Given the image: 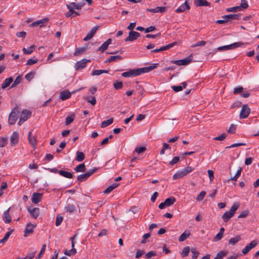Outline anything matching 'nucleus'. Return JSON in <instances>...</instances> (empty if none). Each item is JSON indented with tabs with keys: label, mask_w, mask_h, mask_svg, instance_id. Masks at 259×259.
Masks as SVG:
<instances>
[{
	"label": "nucleus",
	"mask_w": 259,
	"mask_h": 259,
	"mask_svg": "<svg viewBox=\"0 0 259 259\" xmlns=\"http://www.w3.org/2000/svg\"><path fill=\"white\" fill-rule=\"evenodd\" d=\"M34 46L32 45L29 47L28 49L24 48L22 49L23 52L24 54H30L33 52Z\"/></svg>",
	"instance_id": "nucleus-40"
},
{
	"label": "nucleus",
	"mask_w": 259,
	"mask_h": 259,
	"mask_svg": "<svg viewBox=\"0 0 259 259\" xmlns=\"http://www.w3.org/2000/svg\"><path fill=\"white\" fill-rule=\"evenodd\" d=\"M113 86L115 89L119 90L122 88L123 86L122 82L121 81H116L114 84Z\"/></svg>",
	"instance_id": "nucleus-50"
},
{
	"label": "nucleus",
	"mask_w": 259,
	"mask_h": 259,
	"mask_svg": "<svg viewBox=\"0 0 259 259\" xmlns=\"http://www.w3.org/2000/svg\"><path fill=\"white\" fill-rule=\"evenodd\" d=\"M250 113V109L247 105H243L240 111L239 117L241 119L247 118Z\"/></svg>",
	"instance_id": "nucleus-9"
},
{
	"label": "nucleus",
	"mask_w": 259,
	"mask_h": 259,
	"mask_svg": "<svg viewBox=\"0 0 259 259\" xmlns=\"http://www.w3.org/2000/svg\"><path fill=\"white\" fill-rule=\"evenodd\" d=\"M122 59V57L120 56H111L108 59H107L105 62H111L113 61H119Z\"/></svg>",
	"instance_id": "nucleus-26"
},
{
	"label": "nucleus",
	"mask_w": 259,
	"mask_h": 259,
	"mask_svg": "<svg viewBox=\"0 0 259 259\" xmlns=\"http://www.w3.org/2000/svg\"><path fill=\"white\" fill-rule=\"evenodd\" d=\"M243 90V88L242 87H239L237 88H235L234 89V94H237L239 93H241Z\"/></svg>",
	"instance_id": "nucleus-63"
},
{
	"label": "nucleus",
	"mask_w": 259,
	"mask_h": 259,
	"mask_svg": "<svg viewBox=\"0 0 259 259\" xmlns=\"http://www.w3.org/2000/svg\"><path fill=\"white\" fill-rule=\"evenodd\" d=\"M194 3L196 7H207L210 5V3L206 0H195Z\"/></svg>",
	"instance_id": "nucleus-19"
},
{
	"label": "nucleus",
	"mask_w": 259,
	"mask_h": 259,
	"mask_svg": "<svg viewBox=\"0 0 259 259\" xmlns=\"http://www.w3.org/2000/svg\"><path fill=\"white\" fill-rule=\"evenodd\" d=\"M86 50H87V48L85 47L78 48L75 50L73 54L74 56H77L78 55H80V54L83 53Z\"/></svg>",
	"instance_id": "nucleus-41"
},
{
	"label": "nucleus",
	"mask_w": 259,
	"mask_h": 259,
	"mask_svg": "<svg viewBox=\"0 0 259 259\" xmlns=\"http://www.w3.org/2000/svg\"><path fill=\"white\" fill-rule=\"evenodd\" d=\"M223 235L222 233H218L213 238L214 241H218L220 240L223 237Z\"/></svg>",
	"instance_id": "nucleus-61"
},
{
	"label": "nucleus",
	"mask_w": 259,
	"mask_h": 259,
	"mask_svg": "<svg viewBox=\"0 0 259 259\" xmlns=\"http://www.w3.org/2000/svg\"><path fill=\"white\" fill-rule=\"evenodd\" d=\"M205 194H206V192L205 191H201L199 193V194L197 196V197H196L197 201H201L204 198V197L205 195Z\"/></svg>",
	"instance_id": "nucleus-53"
},
{
	"label": "nucleus",
	"mask_w": 259,
	"mask_h": 259,
	"mask_svg": "<svg viewBox=\"0 0 259 259\" xmlns=\"http://www.w3.org/2000/svg\"><path fill=\"white\" fill-rule=\"evenodd\" d=\"M118 186V184L117 183H113L111 185L108 187L104 191V194H108L110 192H111L113 189L117 187Z\"/></svg>",
	"instance_id": "nucleus-32"
},
{
	"label": "nucleus",
	"mask_w": 259,
	"mask_h": 259,
	"mask_svg": "<svg viewBox=\"0 0 259 259\" xmlns=\"http://www.w3.org/2000/svg\"><path fill=\"white\" fill-rule=\"evenodd\" d=\"M190 251V248L189 246H186L185 247L182 252L181 254L183 257H186L188 255V254Z\"/></svg>",
	"instance_id": "nucleus-44"
},
{
	"label": "nucleus",
	"mask_w": 259,
	"mask_h": 259,
	"mask_svg": "<svg viewBox=\"0 0 259 259\" xmlns=\"http://www.w3.org/2000/svg\"><path fill=\"white\" fill-rule=\"evenodd\" d=\"M190 236V233L189 232H187L186 231H185L180 235L179 238V240L180 242L184 241Z\"/></svg>",
	"instance_id": "nucleus-35"
},
{
	"label": "nucleus",
	"mask_w": 259,
	"mask_h": 259,
	"mask_svg": "<svg viewBox=\"0 0 259 259\" xmlns=\"http://www.w3.org/2000/svg\"><path fill=\"white\" fill-rule=\"evenodd\" d=\"M31 112L28 110H23L21 113L18 125H21L24 121H26L31 116Z\"/></svg>",
	"instance_id": "nucleus-6"
},
{
	"label": "nucleus",
	"mask_w": 259,
	"mask_h": 259,
	"mask_svg": "<svg viewBox=\"0 0 259 259\" xmlns=\"http://www.w3.org/2000/svg\"><path fill=\"white\" fill-rule=\"evenodd\" d=\"M28 211L30 213V215L33 217L35 219H37L39 214V209L37 207L30 209L28 208Z\"/></svg>",
	"instance_id": "nucleus-18"
},
{
	"label": "nucleus",
	"mask_w": 259,
	"mask_h": 259,
	"mask_svg": "<svg viewBox=\"0 0 259 259\" xmlns=\"http://www.w3.org/2000/svg\"><path fill=\"white\" fill-rule=\"evenodd\" d=\"M77 252L76 249L72 248L71 250L68 251L67 250H64V253L68 256H70L72 255H74Z\"/></svg>",
	"instance_id": "nucleus-48"
},
{
	"label": "nucleus",
	"mask_w": 259,
	"mask_h": 259,
	"mask_svg": "<svg viewBox=\"0 0 259 259\" xmlns=\"http://www.w3.org/2000/svg\"><path fill=\"white\" fill-rule=\"evenodd\" d=\"M228 253L227 251H221L218 252L214 259H223Z\"/></svg>",
	"instance_id": "nucleus-39"
},
{
	"label": "nucleus",
	"mask_w": 259,
	"mask_h": 259,
	"mask_svg": "<svg viewBox=\"0 0 259 259\" xmlns=\"http://www.w3.org/2000/svg\"><path fill=\"white\" fill-rule=\"evenodd\" d=\"M146 150V148L144 146H142L140 147H136L135 149V151L137 152L138 154H141L144 152H145Z\"/></svg>",
	"instance_id": "nucleus-51"
},
{
	"label": "nucleus",
	"mask_w": 259,
	"mask_h": 259,
	"mask_svg": "<svg viewBox=\"0 0 259 259\" xmlns=\"http://www.w3.org/2000/svg\"><path fill=\"white\" fill-rule=\"evenodd\" d=\"M8 139L3 137L0 138V147H3L7 145L8 143Z\"/></svg>",
	"instance_id": "nucleus-55"
},
{
	"label": "nucleus",
	"mask_w": 259,
	"mask_h": 259,
	"mask_svg": "<svg viewBox=\"0 0 259 259\" xmlns=\"http://www.w3.org/2000/svg\"><path fill=\"white\" fill-rule=\"evenodd\" d=\"M89 62H90V60L85 59L78 61L75 64V70H79L84 68L86 66L87 63Z\"/></svg>",
	"instance_id": "nucleus-11"
},
{
	"label": "nucleus",
	"mask_w": 259,
	"mask_h": 259,
	"mask_svg": "<svg viewBox=\"0 0 259 259\" xmlns=\"http://www.w3.org/2000/svg\"><path fill=\"white\" fill-rule=\"evenodd\" d=\"M194 169L191 166H187L180 170L178 171L174 176L173 179L177 180L182 178Z\"/></svg>",
	"instance_id": "nucleus-3"
},
{
	"label": "nucleus",
	"mask_w": 259,
	"mask_h": 259,
	"mask_svg": "<svg viewBox=\"0 0 259 259\" xmlns=\"http://www.w3.org/2000/svg\"><path fill=\"white\" fill-rule=\"evenodd\" d=\"M88 178L89 177L87 176V174L84 173L83 174L79 175L77 178V180L79 181V182H83L87 180Z\"/></svg>",
	"instance_id": "nucleus-46"
},
{
	"label": "nucleus",
	"mask_w": 259,
	"mask_h": 259,
	"mask_svg": "<svg viewBox=\"0 0 259 259\" xmlns=\"http://www.w3.org/2000/svg\"><path fill=\"white\" fill-rule=\"evenodd\" d=\"M48 21V18H44L41 20H39L37 21H36L35 22H33L30 25V26L31 27H35L37 26H40V27H41L42 25V24L47 22Z\"/></svg>",
	"instance_id": "nucleus-23"
},
{
	"label": "nucleus",
	"mask_w": 259,
	"mask_h": 259,
	"mask_svg": "<svg viewBox=\"0 0 259 259\" xmlns=\"http://www.w3.org/2000/svg\"><path fill=\"white\" fill-rule=\"evenodd\" d=\"M99 26H96L92 28L90 30V32L87 34V35L83 38L84 41H88L90 40L93 36L96 33V31L98 29Z\"/></svg>",
	"instance_id": "nucleus-13"
},
{
	"label": "nucleus",
	"mask_w": 259,
	"mask_h": 259,
	"mask_svg": "<svg viewBox=\"0 0 259 259\" xmlns=\"http://www.w3.org/2000/svg\"><path fill=\"white\" fill-rule=\"evenodd\" d=\"M42 194L39 193H33L31 201L34 204L38 203L42 199Z\"/></svg>",
	"instance_id": "nucleus-12"
},
{
	"label": "nucleus",
	"mask_w": 259,
	"mask_h": 259,
	"mask_svg": "<svg viewBox=\"0 0 259 259\" xmlns=\"http://www.w3.org/2000/svg\"><path fill=\"white\" fill-rule=\"evenodd\" d=\"M192 59L193 56L191 55L184 59L171 61V63L177 65H186L192 62Z\"/></svg>",
	"instance_id": "nucleus-7"
},
{
	"label": "nucleus",
	"mask_w": 259,
	"mask_h": 259,
	"mask_svg": "<svg viewBox=\"0 0 259 259\" xmlns=\"http://www.w3.org/2000/svg\"><path fill=\"white\" fill-rule=\"evenodd\" d=\"M112 39L109 38L105 42H104L98 49V51L103 53L106 51L110 44L112 42Z\"/></svg>",
	"instance_id": "nucleus-14"
},
{
	"label": "nucleus",
	"mask_w": 259,
	"mask_h": 259,
	"mask_svg": "<svg viewBox=\"0 0 259 259\" xmlns=\"http://www.w3.org/2000/svg\"><path fill=\"white\" fill-rule=\"evenodd\" d=\"M70 5H71V6H72L73 10H74V9L80 10L81 9V8L82 7V6H83L82 4H81L76 3L74 2L71 3Z\"/></svg>",
	"instance_id": "nucleus-49"
},
{
	"label": "nucleus",
	"mask_w": 259,
	"mask_h": 259,
	"mask_svg": "<svg viewBox=\"0 0 259 259\" xmlns=\"http://www.w3.org/2000/svg\"><path fill=\"white\" fill-rule=\"evenodd\" d=\"M75 209V207L73 204H68L65 207V210L67 212L69 213H72Z\"/></svg>",
	"instance_id": "nucleus-36"
},
{
	"label": "nucleus",
	"mask_w": 259,
	"mask_h": 259,
	"mask_svg": "<svg viewBox=\"0 0 259 259\" xmlns=\"http://www.w3.org/2000/svg\"><path fill=\"white\" fill-rule=\"evenodd\" d=\"M239 205L237 203H234L229 211L225 212L222 215V219L224 222L229 221L235 214L236 211L238 209Z\"/></svg>",
	"instance_id": "nucleus-2"
},
{
	"label": "nucleus",
	"mask_w": 259,
	"mask_h": 259,
	"mask_svg": "<svg viewBox=\"0 0 259 259\" xmlns=\"http://www.w3.org/2000/svg\"><path fill=\"white\" fill-rule=\"evenodd\" d=\"M156 13H164L166 11L167 8L165 7H157L155 8Z\"/></svg>",
	"instance_id": "nucleus-59"
},
{
	"label": "nucleus",
	"mask_w": 259,
	"mask_h": 259,
	"mask_svg": "<svg viewBox=\"0 0 259 259\" xmlns=\"http://www.w3.org/2000/svg\"><path fill=\"white\" fill-rule=\"evenodd\" d=\"M35 226L31 223H28L24 230V236L27 237L29 234L32 233L33 232V229Z\"/></svg>",
	"instance_id": "nucleus-17"
},
{
	"label": "nucleus",
	"mask_w": 259,
	"mask_h": 259,
	"mask_svg": "<svg viewBox=\"0 0 259 259\" xmlns=\"http://www.w3.org/2000/svg\"><path fill=\"white\" fill-rule=\"evenodd\" d=\"M108 73V70H95L93 71L92 74L93 76L95 75H99L102 73Z\"/></svg>",
	"instance_id": "nucleus-42"
},
{
	"label": "nucleus",
	"mask_w": 259,
	"mask_h": 259,
	"mask_svg": "<svg viewBox=\"0 0 259 259\" xmlns=\"http://www.w3.org/2000/svg\"><path fill=\"white\" fill-rule=\"evenodd\" d=\"M63 218L60 215H57L56 219V225L59 226L62 222Z\"/></svg>",
	"instance_id": "nucleus-56"
},
{
	"label": "nucleus",
	"mask_w": 259,
	"mask_h": 259,
	"mask_svg": "<svg viewBox=\"0 0 259 259\" xmlns=\"http://www.w3.org/2000/svg\"><path fill=\"white\" fill-rule=\"evenodd\" d=\"M19 113L20 111L17 107H16L12 110L9 115L8 120V122L10 124L13 125L16 123L18 118Z\"/></svg>",
	"instance_id": "nucleus-4"
},
{
	"label": "nucleus",
	"mask_w": 259,
	"mask_h": 259,
	"mask_svg": "<svg viewBox=\"0 0 259 259\" xmlns=\"http://www.w3.org/2000/svg\"><path fill=\"white\" fill-rule=\"evenodd\" d=\"M74 114H72L71 116H68L65 119V124L68 125L73 122L74 119Z\"/></svg>",
	"instance_id": "nucleus-43"
},
{
	"label": "nucleus",
	"mask_w": 259,
	"mask_h": 259,
	"mask_svg": "<svg viewBox=\"0 0 259 259\" xmlns=\"http://www.w3.org/2000/svg\"><path fill=\"white\" fill-rule=\"evenodd\" d=\"M258 243V242L256 240L251 241L242 249V253L244 255L247 254L251 249L255 247L257 245Z\"/></svg>",
	"instance_id": "nucleus-8"
},
{
	"label": "nucleus",
	"mask_w": 259,
	"mask_h": 259,
	"mask_svg": "<svg viewBox=\"0 0 259 259\" xmlns=\"http://www.w3.org/2000/svg\"><path fill=\"white\" fill-rule=\"evenodd\" d=\"M11 145H15L19 141V134L17 132L13 133L10 138Z\"/></svg>",
	"instance_id": "nucleus-16"
},
{
	"label": "nucleus",
	"mask_w": 259,
	"mask_h": 259,
	"mask_svg": "<svg viewBox=\"0 0 259 259\" xmlns=\"http://www.w3.org/2000/svg\"><path fill=\"white\" fill-rule=\"evenodd\" d=\"M10 208L6 210L3 214V219L6 223H9L11 222V217L9 214Z\"/></svg>",
	"instance_id": "nucleus-24"
},
{
	"label": "nucleus",
	"mask_w": 259,
	"mask_h": 259,
	"mask_svg": "<svg viewBox=\"0 0 259 259\" xmlns=\"http://www.w3.org/2000/svg\"><path fill=\"white\" fill-rule=\"evenodd\" d=\"M84 99L88 103L91 104L92 105L94 106L96 104V98L94 96H87L84 97Z\"/></svg>",
	"instance_id": "nucleus-31"
},
{
	"label": "nucleus",
	"mask_w": 259,
	"mask_h": 259,
	"mask_svg": "<svg viewBox=\"0 0 259 259\" xmlns=\"http://www.w3.org/2000/svg\"><path fill=\"white\" fill-rule=\"evenodd\" d=\"M113 122V118H111L109 119H107L106 120H104L101 123V126L102 128H104L108 125H109L110 124H112Z\"/></svg>",
	"instance_id": "nucleus-34"
},
{
	"label": "nucleus",
	"mask_w": 259,
	"mask_h": 259,
	"mask_svg": "<svg viewBox=\"0 0 259 259\" xmlns=\"http://www.w3.org/2000/svg\"><path fill=\"white\" fill-rule=\"evenodd\" d=\"M28 138L29 144L32 145L34 148H35L36 146V141L34 137H31V132H29L28 133Z\"/></svg>",
	"instance_id": "nucleus-25"
},
{
	"label": "nucleus",
	"mask_w": 259,
	"mask_h": 259,
	"mask_svg": "<svg viewBox=\"0 0 259 259\" xmlns=\"http://www.w3.org/2000/svg\"><path fill=\"white\" fill-rule=\"evenodd\" d=\"M140 36V33L135 31H131L128 33V36L125 39V41H133L137 39Z\"/></svg>",
	"instance_id": "nucleus-10"
},
{
	"label": "nucleus",
	"mask_w": 259,
	"mask_h": 259,
	"mask_svg": "<svg viewBox=\"0 0 259 259\" xmlns=\"http://www.w3.org/2000/svg\"><path fill=\"white\" fill-rule=\"evenodd\" d=\"M13 231V230H11L8 231L4 237L2 239L0 240V243H2V244L5 243L8 240V238H9L10 236L11 235V234H12Z\"/></svg>",
	"instance_id": "nucleus-37"
},
{
	"label": "nucleus",
	"mask_w": 259,
	"mask_h": 259,
	"mask_svg": "<svg viewBox=\"0 0 259 259\" xmlns=\"http://www.w3.org/2000/svg\"><path fill=\"white\" fill-rule=\"evenodd\" d=\"M177 44V42H174L171 44H169L166 46L162 47V51L167 50L172 47H173L174 46H175Z\"/></svg>",
	"instance_id": "nucleus-57"
},
{
	"label": "nucleus",
	"mask_w": 259,
	"mask_h": 259,
	"mask_svg": "<svg viewBox=\"0 0 259 259\" xmlns=\"http://www.w3.org/2000/svg\"><path fill=\"white\" fill-rule=\"evenodd\" d=\"M190 9V7L187 2V1H185L184 4H183L181 6H180L178 8H177L175 11L177 13H182L184 12L186 10H189Z\"/></svg>",
	"instance_id": "nucleus-15"
},
{
	"label": "nucleus",
	"mask_w": 259,
	"mask_h": 259,
	"mask_svg": "<svg viewBox=\"0 0 259 259\" xmlns=\"http://www.w3.org/2000/svg\"><path fill=\"white\" fill-rule=\"evenodd\" d=\"M71 93L68 91H64L60 93V98L64 101L70 98Z\"/></svg>",
	"instance_id": "nucleus-20"
},
{
	"label": "nucleus",
	"mask_w": 259,
	"mask_h": 259,
	"mask_svg": "<svg viewBox=\"0 0 259 259\" xmlns=\"http://www.w3.org/2000/svg\"><path fill=\"white\" fill-rule=\"evenodd\" d=\"M240 14H229L227 15H224L222 17L223 19H226L228 20H239L240 18Z\"/></svg>",
	"instance_id": "nucleus-21"
},
{
	"label": "nucleus",
	"mask_w": 259,
	"mask_h": 259,
	"mask_svg": "<svg viewBox=\"0 0 259 259\" xmlns=\"http://www.w3.org/2000/svg\"><path fill=\"white\" fill-rule=\"evenodd\" d=\"M35 74V71H31L29 73H28L25 75V78L26 80H27L29 81L34 77Z\"/></svg>",
	"instance_id": "nucleus-45"
},
{
	"label": "nucleus",
	"mask_w": 259,
	"mask_h": 259,
	"mask_svg": "<svg viewBox=\"0 0 259 259\" xmlns=\"http://www.w3.org/2000/svg\"><path fill=\"white\" fill-rule=\"evenodd\" d=\"M158 64H153L151 66L137 69H130L132 76H137L142 73H148L157 68Z\"/></svg>",
	"instance_id": "nucleus-1"
},
{
	"label": "nucleus",
	"mask_w": 259,
	"mask_h": 259,
	"mask_svg": "<svg viewBox=\"0 0 259 259\" xmlns=\"http://www.w3.org/2000/svg\"><path fill=\"white\" fill-rule=\"evenodd\" d=\"M58 173L61 176L68 179H72L73 177L72 174L69 171L60 170L58 171Z\"/></svg>",
	"instance_id": "nucleus-22"
},
{
	"label": "nucleus",
	"mask_w": 259,
	"mask_h": 259,
	"mask_svg": "<svg viewBox=\"0 0 259 259\" xmlns=\"http://www.w3.org/2000/svg\"><path fill=\"white\" fill-rule=\"evenodd\" d=\"M13 79L12 77L7 78L5 79L3 83L1 84L2 88L5 89L8 87L13 82Z\"/></svg>",
	"instance_id": "nucleus-27"
},
{
	"label": "nucleus",
	"mask_w": 259,
	"mask_h": 259,
	"mask_svg": "<svg viewBox=\"0 0 259 259\" xmlns=\"http://www.w3.org/2000/svg\"><path fill=\"white\" fill-rule=\"evenodd\" d=\"M179 161V157L178 156H175L173 159L169 162V164L172 165L177 163Z\"/></svg>",
	"instance_id": "nucleus-62"
},
{
	"label": "nucleus",
	"mask_w": 259,
	"mask_h": 259,
	"mask_svg": "<svg viewBox=\"0 0 259 259\" xmlns=\"http://www.w3.org/2000/svg\"><path fill=\"white\" fill-rule=\"evenodd\" d=\"M156 255V253L155 251H151L150 252H147L145 256L148 258H150L152 256H155Z\"/></svg>",
	"instance_id": "nucleus-64"
},
{
	"label": "nucleus",
	"mask_w": 259,
	"mask_h": 259,
	"mask_svg": "<svg viewBox=\"0 0 259 259\" xmlns=\"http://www.w3.org/2000/svg\"><path fill=\"white\" fill-rule=\"evenodd\" d=\"M22 81V77L20 75L18 76L15 80H14L13 83L11 85L10 88H14L18 84H19Z\"/></svg>",
	"instance_id": "nucleus-38"
},
{
	"label": "nucleus",
	"mask_w": 259,
	"mask_h": 259,
	"mask_svg": "<svg viewBox=\"0 0 259 259\" xmlns=\"http://www.w3.org/2000/svg\"><path fill=\"white\" fill-rule=\"evenodd\" d=\"M246 43H243L242 42H234L232 44L224 46L222 47H219L217 48V50L219 51H224L228 50H233L234 49H236L237 48L241 47L243 45H246Z\"/></svg>",
	"instance_id": "nucleus-5"
},
{
	"label": "nucleus",
	"mask_w": 259,
	"mask_h": 259,
	"mask_svg": "<svg viewBox=\"0 0 259 259\" xmlns=\"http://www.w3.org/2000/svg\"><path fill=\"white\" fill-rule=\"evenodd\" d=\"M46 248V245L43 244L42 246L40 252H39L38 254L37 255L36 259H39L41 257L42 255L44 253V252L45 251Z\"/></svg>",
	"instance_id": "nucleus-52"
},
{
	"label": "nucleus",
	"mask_w": 259,
	"mask_h": 259,
	"mask_svg": "<svg viewBox=\"0 0 259 259\" xmlns=\"http://www.w3.org/2000/svg\"><path fill=\"white\" fill-rule=\"evenodd\" d=\"M241 237L239 235H237L233 238H231L229 240V244L232 245H235L237 243H238L241 240Z\"/></svg>",
	"instance_id": "nucleus-29"
},
{
	"label": "nucleus",
	"mask_w": 259,
	"mask_h": 259,
	"mask_svg": "<svg viewBox=\"0 0 259 259\" xmlns=\"http://www.w3.org/2000/svg\"><path fill=\"white\" fill-rule=\"evenodd\" d=\"M177 44V42H174L171 44H169L166 46L162 47V51L167 50L172 47H173L174 46H175Z\"/></svg>",
	"instance_id": "nucleus-58"
},
{
	"label": "nucleus",
	"mask_w": 259,
	"mask_h": 259,
	"mask_svg": "<svg viewBox=\"0 0 259 259\" xmlns=\"http://www.w3.org/2000/svg\"><path fill=\"white\" fill-rule=\"evenodd\" d=\"M249 210H245L242 211L239 215L238 218H243L246 217L249 214Z\"/></svg>",
	"instance_id": "nucleus-60"
},
{
	"label": "nucleus",
	"mask_w": 259,
	"mask_h": 259,
	"mask_svg": "<svg viewBox=\"0 0 259 259\" xmlns=\"http://www.w3.org/2000/svg\"><path fill=\"white\" fill-rule=\"evenodd\" d=\"M227 137V135L225 133H223L218 137H215L213 138L214 140L217 141H223Z\"/></svg>",
	"instance_id": "nucleus-54"
},
{
	"label": "nucleus",
	"mask_w": 259,
	"mask_h": 259,
	"mask_svg": "<svg viewBox=\"0 0 259 259\" xmlns=\"http://www.w3.org/2000/svg\"><path fill=\"white\" fill-rule=\"evenodd\" d=\"M85 156L84 153L82 152L77 151L76 152V160L79 162H81L84 159Z\"/></svg>",
	"instance_id": "nucleus-33"
},
{
	"label": "nucleus",
	"mask_w": 259,
	"mask_h": 259,
	"mask_svg": "<svg viewBox=\"0 0 259 259\" xmlns=\"http://www.w3.org/2000/svg\"><path fill=\"white\" fill-rule=\"evenodd\" d=\"M74 170L76 172H84L86 170V167L84 163H81L74 168Z\"/></svg>",
	"instance_id": "nucleus-30"
},
{
	"label": "nucleus",
	"mask_w": 259,
	"mask_h": 259,
	"mask_svg": "<svg viewBox=\"0 0 259 259\" xmlns=\"http://www.w3.org/2000/svg\"><path fill=\"white\" fill-rule=\"evenodd\" d=\"M191 252L192 253V258L193 259H196L199 254L198 251L197 250L196 248H192L191 249Z\"/></svg>",
	"instance_id": "nucleus-47"
},
{
	"label": "nucleus",
	"mask_w": 259,
	"mask_h": 259,
	"mask_svg": "<svg viewBox=\"0 0 259 259\" xmlns=\"http://www.w3.org/2000/svg\"><path fill=\"white\" fill-rule=\"evenodd\" d=\"M176 201V198L174 197H171L165 200L164 204L166 205V207H168L172 205Z\"/></svg>",
	"instance_id": "nucleus-28"
}]
</instances>
